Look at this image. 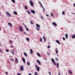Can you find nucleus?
<instances>
[{
  "instance_id": "nucleus-55",
  "label": "nucleus",
  "mask_w": 75,
  "mask_h": 75,
  "mask_svg": "<svg viewBox=\"0 0 75 75\" xmlns=\"http://www.w3.org/2000/svg\"><path fill=\"white\" fill-rule=\"evenodd\" d=\"M39 4H41V2L40 1H39Z\"/></svg>"
},
{
  "instance_id": "nucleus-40",
  "label": "nucleus",
  "mask_w": 75,
  "mask_h": 75,
  "mask_svg": "<svg viewBox=\"0 0 75 75\" xmlns=\"http://www.w3.org/2000/svg\"><path fill=\"white\" fill-rule=\"evenodd\" d=\"M50 46L48 45L47 46V48H50Z\"/></svg>"
},
{
  "instance_id": "nucleus-9",
  "label": "nucleus",
  "mask_w": 75,
  "mask_h": 75,
  "mask_svg": "<svg viewBox=\"0 0 75 75\" xmlns=\"http://www.w3.org/2000/svg\"><path fill=\"white\" fill-rule=\"evenodd\" d=\"M8 24L10 27H13V25L11 23H8Z\"/></svg>"
},
{
  "instance_id": "nucleus-7",
  "label": "nucleus",
  "mask_w": 75,
  "mask_h": 75,
  "mask_svg": "<svg viewBox=\"0 0 75 75\" xmlns=\"http://www.w3.org/2000/svg\"><path fill=\"white\" fill-rule=\"evenodd\" d=\"M15 61L16 64H18V59H17V58H16Z\"/></svg>"
},
{
  "instance_id": "nucleus-52",
  "label": "nucleus",
  "mask_w": 75,
  "mask_h": 75,
  "mask_svg": "<svg viewBox=\"0 0 75 75\" xmlns=\"http://www.w3.org/2000/svg\"><path fill=\"white\" fill-rule=\"evenodd\" d=\"M17 75H21V74H20L19 73H18Z\"/></svg>"
},
{
  "instance_id": "nucleus-57",
  "label": "nucleus",
  "mask_w": 75,
  "mask_h": 75,
  "mask_svg": "<svg viewBox=\"0 0 75 75\" xmlns=\"http://www.w3.org/2000/svg\"><path fill=\"white\" fill-rule=\"evenodd\" d=\"M74 7H75V4H74Z\"/></svg>"
},
{
  "instance_id": "nucleus-23",
  "label": "nucleus",
  "mask_w": 75,
  "mask_h": 75,
  "mask_svg": "<svg viewBox=\"0 0 75 75\" xmlns=\"http://www.w3.org/2000/svg\"><path fill=\"white\" fill-rule=\"evenodd\" d=\"M43 38L44 40V42H45L46 41V39H45V38L44 36L43 37Z\"/></svg>"
},
{
  "instance_id": "nucleus-5",
  "label": "nucleus",
  "mask_w": 75,
  "mask_h": 75,
  "mask_svg": "<svg viewBox=\"0 0 75 75\" xmlns=\"http://www.w3.org/2000/svg\"><path fill=\"white\" fill-rule=\"evenodd\" d=\"M6 13L7 15H8L10 17H11V15L10 14V13L8 12H6Z\"/></svg>"
},
{
  "instance_id": "nucleus-24",
  "label": "nucleus",
  "mask_w": 75,
  "mask_h": 75,
  "mask_svg": "<svg viewBox=\"0 0 75 75\" xmlns=\"http://www.w3.org/2000/svg\"><path fill=\"white\" fill-rule=\"evenodd\" d=\"M59 65V64L58 63H57V64H56V66L57 68H58V66Z\"/></svg>"
},
{
  "instance_id": "nucleus-8",
  "label": "nucleus",
  "mask_w": 75,
  "mask_h": 75,
  "mask_svg": "<svg viewBox=\"0 0 75 75\" xmlns=\"http://www.w3.org/2000/svg\"><path fill=\"white\" fill-rule=\"evenodd\" d=\"M31 13H33V14H35V11H34V10H31Z\"/></svg>"
},
{
  "instance_id": "nucleus-13",
  "label": "nucleus",
  "mask_w": 75,
  "mask_h": 75,
  "mask_svg": "<svg viewBox=\"0 0 75 75\" xmlns=\"http://www.w3.org/2000/svg\"><path fill=\"white\" fill-rule=\"evenodd\" d=\"M22 60L24 63H25V59H24V58H22Z\"/></svg>"
},
{
  "instance_id": "nucleus-43",
  "label": "nucleus",
  "mask_w": 75,
  "mask_h": 75,
  "mask_svg": "<svg viewBox=\"0 0 75 75\" xmlns=\"http://www.w3.org/2000/svg\"><path fill=\"white\" fill-rule=\"evenodd\" d=\"M2 50H1V49H0V52H2Z\"/></svg>"
},
{
  "instance_id": "nucleus-64",
  "label": "nucleus",
  "mask_w": 75,
  "mask_h": 75,
  "mask_svg": "<svg viewBox=\"0 0 75 75\" xmlns=\"http://www.w3.org/2000/svg\"><path fill=\"white\" fill-rule=\"evenodd\" d=\"M13 52H14V50H13Z\"/></svg>"
},
{
  "instance_id": "nucleus-35",
  "label": "nucleus",
  "mask_w": 75,
  "mask_h": 75,
  "mask_svg": "<svg viewBox=\"0 0 75 75\" xmlns=\"http://www.w3.org/2000/svg\"><path fill=\"white\" fill-rule=\"evenodd\" d=\"M25 9H26V10H28V7H27V6H25Z\"/></svg>"
},
{
  "instance_id": "nucleus-16",
  "label": "nucleus",
  "mask_w": 75,
  "mask_h": 75,
  "mask_svg": "<svg viewBox=\"0 0 75 75\" xmlns=\"http://www.w3.org/2000/svg\"><path fill=\"white\" fill-rule=\"evenodd\" d=\"M56 42H57L59 44H60V42H59V41L58 40H56Z\"/></svg>"
},
{
  "instance_id": "nucleus-22",
  "label": "nucleus",
  "mask_w": 75,
  "mask_h": 75,
  "mask_svg": "<svg viewBox=\"0 0 75 75\" xmlns=\"http://www.w3.org/2000/svg\"><path fill=\"white\" fill-rule=\"evenodd\" d=\"M26 40L27 41H30V39L28 38H26Z\"/></svg>"
},
{
  "instance_id": "nucleus-31",
  "label": "nucleus",
  "mask_w": 75,
  "mask_h": 75,
  "mask_svg": "<svg viewBox=\"0 0 75 75\" xmlns=\"http://www.w3.org/2000/svg\"><path fill=\"white\" fill-rule=\"evenodd\" d=\"M26 30H27V31H29V30L28 29L27 27H26Z\"/></svg>"
},
{
  "instance_id": "nucleus-45",
  "label": "nucleus",
  "mask_w": 75,
  "mask_h": 75,
  "mask_svg": "<svg viewBox=\"0 0 75 75\" xmlns=\"http://www.w3.org/2000/svg\"><path fill=\"white\" fill-rule=\"evenodd\" d=\"M12 59V61H13V62H14V59Z\"/></svg>"
},
{
  "instance_id": "nucleus-17",
  "label": "nucleus",
  "mask_w": 75,
  "mask_h": 75,
  "mask_svg": "<svg viewBox=\"0 0 75 75\" xmlns=\"http://www.w3.org/2000/svg\"><path fill=\"white\" fill-rule=\"evenodd\" d=\"M27 64L28 65V66H30V63L29 62H27Z\"/></svg>"
},
{
  "instance_id": "nucleus-47",
  "label": "nucleus",
  "mask_w": 75,
  "mask_h": 75,
  "mask_svg": "<svg viewBox=\"0 0 75 75\" xmlns=\"http://www.w3.org/2000/svg\"><path fill=\"white\" fill-rule=\"evenodd\" d=\"M46 15L47 16V17H49L50 16L48 14H46Z\"/></svg>"
},
{
  "instance_id": "nucleus-18",
  "label": "nucleus",
  "mask_w": 75,
  "mask_h": 75,
  "mask_svg": "<svg viewBox=\"0 0 75 75\" xmlns=\"http://www.w3.org/2000/svg\"><path fill=\"white\" fill-rule=\"evenodd\" d=\"M37 55L38 56V57H41V55H40V54L38 53H37Z\"/></svg>"
},
{
  "instance_id": "nucleus-38",
  "label": "nucleus",
  "mask_w": 75,
  "mask_h": 75,
  "mask_svg": "<svg viewBox=\"0 0 75 75\" xmlns=\"http://www.w3.org/2000/svg\"><path fill=\"white\" fill-rule=\"evenodd\" d=\"M6 52H9V50L8 49H6Z\"/></svg>"
},
{
  "instance_id": "nucleus-37",
  "label": "nucleus",
  "mask_w": 75,
  "mask_h": 75,
  "mask_svg": "<svg viewBox=\"0 0 75 75\" xmlns=\"http://www.w3.org/2000/svg\"><path fill=\"white\" fill-rule=\"evenodd\" d=\"M38 67V65H35V68H37Z\"/></svg>"
},
{
  "instance_id": "nucleus-27",
  "label": "nucleus",
  "mask_w": 75,
  "mask_h": 75,
  "mask_svg": "<svg viewBox=\"0 0 75 75\" xmlns=\"http://www.w3.org/2000/svg\"><path fill=\"white\" fill-rule=\"evenodd\" d=\"M36 29H37V30H40V28L36 27Z\"/></svg>"
},
{
  "instance_id": "nucleus-50",
  "label": "nucleus",
  "mask_w": 75,
  "mask_h": 75,
  "mask_svg": "<svg viewBox=\"0 0 75 75\" xmlns=\"http://www.w3.org/2000/svg\"><path fill=\"white\" fill-rule=\"evenodd\" d=\"M11 48H13V45H11Z\"/></svg>"
},
{
  "instance_id": "nucleus-39",
  "label": "nucleus",
  "mask_w": 75,
  "mask_h": 75,
  "mask_svg": "<svg viewBox=\"0 0 75 75\" xmlns=\"http://www.w3.org/2000/svg\"><path fill=\"white\" fill-rule=\"evenodd\" d=\"M51 16H52L53 17V14H52V13H51L50 14Z\"/></svg>"
},
{
  "instance_id": "nucleus-53",
  "label": "nucleus",
  "mask_w": 75,
  "mask_h": 75,
  "mask_svg": "<svg viewBox=\"0 0 75 75\" xmlns=\"http://www.w3.org/2000/svg\"><path fill=\"white\" fill-rule=\"evenodd\" d=\"M10 42L11 43H12V41H11V40H10Z\"/></svg>"
},
{
  "instance_id": "nucleus-21",
  "label": "nucleus",
  "mask_w": 75,
  "mask_h": 75,
  "mask_svg": "<svg viewBox=\"0 0 75 75\" xmlns=\"http://www.w3.org/2000/svg\"><path fill=\"white\" fill-rule=\"evenodd\" d=\"M69 72L70 74H72V71H69Z\"/></svg>"
},
{
  "instance_id": "nucleus-42",
  "label": "nucleus",
  "mask_w": 75,
  "mask_h": 75,
  "mask_svg": "<svg viewBox=\"0 0 75 75\" xmlns=\"http://www.w3.org/2000/svg\"><path fill=\"white\" fill-rule=\"evenodd\" d=\"M55 59L56 61H58V59L57 58H55Z\"/></svg>"
},
{
  "instance_id": "nucleus-34",
  "label": "nucleus",
  "mask_w": 75,
  "mask_h": 75,
  "mask_svg": "<svg viewBox=\"0 0 75 75\" xmlns=\"http://www.w3.org/2000/svg\"><path fill=\"white\" fill-rule=\"evenodd\" d=\"M27 12L29 14H30V12L28 11L27 10Z\"/></svg>"
},
{
  "instance_id": "nucleus-36",
  "label": "nucleus",
  "mask_w": 75,
  "mask_h": 75,
  "mask_svg": "<svg viewBox=\"0 0 75 75\" xmlns=\"http://www.w3.org/2000/svg\"><path fill=\"white\" fill-rule=\"evenodd\" d=\"M30 23L31 24H33V22H32V21H30Z\"/></svg>"
},
{
  "instance_id": "nucleus-6",
  "label": "nucleus",
  "mask_w": 75,
  "mask_h": 75,
  "mask_svg": "<svg viewBox=\"0 0 75 75\" xmlns=\"http://www.w3.org/2000/svg\"><path fill=\"white\" fill-rule=\"evenodd\" d=\"M52 24L54 26H55V27H57V23H55V22H53Z\"/></svg>"
},
{
  "instance_id": "nucleus-20",
  "label": "nucleus",
  "mask_w": 75,
  "mask_h": 75,
  "mask_svg": "<svg viewBox=\"0 0 75 75\" xmlns=\"http://www.w3.org/2000/svg\"><path fill=\"white\" fill-rule=\"evenodd\" d=\"M24 54L25 56V57H27V53H26L24 52Z\"/></svg>"
},
{
  "instance_id": "nucleus-1",
  "label": "nucleus",
  "mask_w": 75,
  "mask_h": 75,
  "mask_svg": "<svg viewBox=\"0 0 75 75\" xmlns=\"http://www.w3.org/2000/svg\"><path fill=\"white\" fill-rule=\"evenodd\" d=\"M30 3L32 7L34 6V2H33L31 0L30 1Z\"/></svg>"
},
{
  "instance_id": "nucleus-60",
  "label": "nucleus",
  "mask_w": 75,
  "mask_h": 75,
  "mask_svg": "<svg viewBox=\"0 0 75 75\" xmlns=\"http://www.w3.org/2000/svg\"><path fill=\"white\" fill-rule=\"evenodd\" d=\"M42 8H44V7H43V6H42Z\"/></svg>"
},
{
  "instance_id": "nucleus-25",
  "label": "nucleus",
  "mask_w": 75,
  "mask_h": 75,
  "mask_svg": "<svg viewBox=\"0 0 75 75\" xmlns=\"http://www.w3.org/2000/svg\"><path fill=\"white\" fill-rule=\"evenodd\" d=\"M65 37L66 38H67L68 37V34H65Z\"/></svg>"
},
{
  "instance_id": "nucleus-44",
  "label": "nucleus",
  "mask_w": 75,
  "mask_h": 75,
  "mask_svg": "<svg viewBox=\"0 0 75 75\" xmlns=\"http://www.w3.org/2000/svg\"><path fill=\"white\" fill-rule=\"evenodd\" d=\"M41 18H42V19H44V18L43 17V16H41Z\"/></svg>"
},
{
  "instance_id": "nucleus-4",
  "label": "nucleus",
  "mask_w": 75,
  "mask_h": 75,
  "mask_svg": "<svg viewBox=\"0 0 75 75\" xmlns=\"http://www.w3.org/2000/svg\"><path fill=\"white\" fill-rule=\"evenodd\" d=\"M51 59L53 64H54V65H56V63L55 62L54 59Z\"/></svg>"
},
{
  "instance_id": "nucleus-29",
  "label": "nucleus",
  "mask_w": 75,
  "mask_h": 75,
  "mask_svg": "<svg viewBox=\"0 0 75 75\" xmlns=\"http://www.w3.org/2000/svg\"><path fill=\"white\" fill-rule=\"evenodd\" d=\"M40 42H42V38H40Z\"/></svg>"
},
{
  "instance_id": "nucleus-12",
  "label": "nucleus",
  "mask_w": 75,
  "mask_h": 75,
  "mask_svg": "<svg viewBox=\"0 0 75 75\" xmlns=\"http://www.w3.org/2000/svg\"><path fill=\"white\" fill-rule=\"evenodd\" d=\"M36 27H38V28H40V25L39 24H36Z\"/></svg>"
},
{
  "instance_id": "nucleus-11",
  "label": "nucleus",
  "mask_w": 75,
  "mask_h": 75,
  "mask_svg": "<svg viewBox=\"0 0 75 75\" xmlns=\"http://www.w3.org/2000/svg\"><path fill=\"white\" fill-rule=\"evenodd\" d=\"M13 13L15 15H17L18 14L17 12L16 11H14Z\"/></svg>"
},
{
  "instance_id": "nucleus-49",
  "label": "nucleus",
  "mask_w": 75,
  "mask_h": 75,
  "mask_svg": "<svg viewBox=\"0 0 75 75\" xmlns=\"http://www.w3.org/2000/svg\"><path fill=\"white\" fill-rule=\"evenodd\" d=\"M49 74L50 75H51V72L50 71H49Z\"/></svg>"
},
{
  "instance_id": "nucleus-10",
  "label": "nucleus",
  "mask_w": 75,
  "mask_h": 75,
  "mask_svg": "<svg viewBox=\"0 0 75 75\" xmlns=\"http://www.w3.org/2000/svg\"><path fill=\"white\" fill-rule=\"evenodd\" d=\"M37 62L38 63V64H39L40 65H41V62H40V61H39L38 60H37Z\"/></svg>"
},
{
  "instance_id": "nucleus-48",
  "label": "nucleus",
  "mask_w": 75,
  "mask_h": 75,
  "mask_svg": "<svg viewBox=\"0 0 75 75\" xmlns=\"http://www.w3.org/2000/svg\"><path fill=\"white\" fill-rule=\"evenodd\" d=\"M23 34H25H25H26V33L24 32H23Z\"/></svg>"
},
{
  "instance_id": "nucleus-46",
  "label": "nucleus",
  "mask_w": 75,
  "mask_h": 75,
  "mask_svg": "<svg viewBox=\"0 0 75 75\" xmlns=\"http://www.w3.org/2000/svg\"><path fill=\"white\" fill-rule=\"evenodd\" d=\"M5 74H6V75H8V72H6L5 73Z\"/></svg>"
},
{
  "instance_id": "nucleus-32",
  "label": "nucleus",
  "mask_w": 75,
  "mask_h": 75,
  "mask_svg": "<svg viewBox=\"0 0 75 75\" xmlns=\"http://www.w3.org/2000/svg\"><path fill=\"white\" fill-rule=\"evenodd\" d=\"M64 14H65V11H64L62 12V15H64Z\"/></svg>"
},
{
  "instance_id": "nucleus-58",
  "label": "nucleus",
  "mask_w": 75,
  "mask_h": 75,
  "mask_svg": "<svg viewBox=\"0 0 75 75\" xmlns=\"http://www.w3.org/2000/svg\"><path fill=\"white\" fill-rule=\"evenodd\" d=\"M72 14H75L74 13H72Z\"/></svg>"
},
{
  "instance_id": "nucleus-59",
  "label": "nucleus",
  "mask_w": 75,
  "mask_h": 75,
  "mask_svg": "<svg viewBox=\"0 0 75 75\" xmlns=\"http://www.w3.org/2000/svg\"><path fill=\"white\" fill-rule=\"evenodd\" d=\"M47 54L49 55H50V54L48 53H47Z\"/></svg>"
},
{
  "instance_id": "nucleus-15",
  "label": "nucleus",
  "mask_w": 75,
  "mask_h": 75,
  "mask_svg": "<svg viewBox=\"0 0 75 75\" xmlns=\"http://www.w3.org/2000/svg\"><path fill=\"white\" fill-rule=\"evenodd\" d=\"M56 53L57 54H58V50H57V48H56Z\"/></svg>"
},
{
  "instance_id": "nucleus-41",
  "label": "nucleus",
  "mask_w": 75,
  "mask_h": 75,
  "mask_svg": "<svg viewBox=\"0 0 75 75\" xmlns=\"http://www.w3.org/2000/svg\"><path fill=\"white\" fill-rule=\"evenodd\" d=\"M63 40H65V38H64V37H63Z\"/></svg>"
},
{
  "instance_id": "nucleus-61",
  "label": "nucleus",
  "mask_w": 75,
  "mask_h": 75,
  "mask_svg": "<svg viewBox=\"0 0 75 75\" xmlns=\"http://www.w3.org/2000/svg\"><path fill=\"white\" fill-rule=\"evenodd\" d=\"M25 28H26V27H27V26H25Z\"/></svg>"
},
{
  "instance_id": "nucleus-3",
  "label": "nucleus",
  "mask_w": 75,
  "mask_h": 75,
  "mask_svg": "<svg viewBox=\"0 0 75 75\" xmlns=\"http://www.w3.org/2000/svg\"><path fill=\"white\" fill-rule=\"evenodd\" d=\"M20 70L21 71H24V67L22 65L21 66Z\"/></svg>"
},
{
  "instance_id": "nucleus-51",
  "label": "nucleus",
  "mask_w": 75,
  "mask_h": 75,
  "mask_svg": "<svg viewBox=\"0 0 75 75\" xmlns=\"http://www.w3.org/2000/svg\"><path fill=\"white\" fill-rule=\"evenodd\" d=\"M58 75H61V74H60V72H59L58 73Z\"/></svg>"
},
{
  "instance_id": "nucleus-26",
  "label": "nucleus",
  "mask_w": 75,
  "mask_h": 75,
  "mask_svg": "<svg viewBox=\"0 0 75 75\" xmlns=\"http://www.w3.org/2000/svg\"><path fill=\"white\" fill-rule=\"evenodd\" d=\"M11 1L13 3H16V1L14 0H11Z\"/></svg>"
},
{
  "instance_id": "nucleus-2",
  "label": "nucleus",
  "mask_w": 75,
  "mask_h": 75,
  "mask_svg": "<svg viewBox=\"0 0 75 75\" xmlns=\"http://www.w3.org/2000/svg\"><path fill=\"white\" fill-rule=\"evenodd\" d=\"M19 31L20 32H23V28L21 26L19 27Z\"/></svg>"
},
{
  "instance_id": "nucleus-33",
  "label": "nucleus",
  "mask_w": 75,
  "mask_h": 75,
  "mask_svg": "<svg viewBox=\"0 0 75 75\" xmlns=\"http://www.w3.org/2000/svg\"><path fill=\"white\" fill-rule=\"evenodd\" d=\"M11 52L12 54H13V55H14V54H15L14 53V52H13V51H11Z\"/></svg>"
},
{
  "instance_id": "nucleus-14",
  "label": "nucleus",
  "mask_w": 75,
  "mask_h": 75,
  "mask_svg": "<svg viewBox=\"0 0 75 75\" xmlns=\"http://www.w3.org/2000/svg\"><path fill=\"white\" fill-rule=\"evenodd\" d=\"M30 54H33V50H32V49H30Z\"/></svg>"
},
{
  "instance_id": "nucleus-62",
  "label": "nucleus",
  "mask_w": 75,
  "mask_h": 75,
  "mask_svg": "<svg viewBox=\"0 0 75 75\" xmlns=\"http://www.w3.org/2000/svg\"><path fill=\"white\" fill-rule=\"evenodd\" d=\"M43 11H45V9L44 8V9L43 10Z\"/></svg>"
},
{
  "instance_id": "nucleus-30",
  "label": "nucleus",
  "mask_w": 75,
  "mask_h": 75,
  "mask_svg": "<svg viewBox=\"0 0 75 75\" xmlns=\"http://www.w3.org/2000/svg\"><path fill=\"white\" fill-rule=\"evenodd\" d=\"M35 75H38V73L36 72H35Z\"/></svg>"
},
{
  "instance_id": "nucleus-19",
  "label": "nucleus",
  "mask_w": 75,
  "mask_h": 75,
  "mask_svg": "<svg viewBox=\"0 0 75 75\" xmlns=\"http://www.w3.org/2000/svg\"><path fill=\"white\" fill-rule=\"evenodd\" d=\"M74 38H75V35H74L72 36V38L74 39Z\"/></svg>"
},
{
  "instance_id": "nucleus-63",
  "label": "nucleus",
  "mask_w": 75,
  "mask_h": 75,
  "mask_svg": "<svg viewBox=\"0 0 75 75\" xmlns=\"http://www.w3.org/2000/svg\"><path fill=\"white\" fill-rule=\"evenodd\" d=\"M41 7H42V5H41Z\"/></svg>"
},
{
  "instance_id": "nucleus-28",
  "label": "nucleus",
  "mask_w": 75,
  "mask_h": 75,
  "mask_svg": "<svg viewBox=\"0 0 75 75\" xmlns=\"http://www.w3.org/2000/svg\"><path fill=\"white\" fill-rule=\"evenodd\" d=\"M37 70L39 71H40V67H38V68H37Z\"/></svg>"
},
{
  "instance_id": "nucleus-54",
  "label": "nucleus",
  "mask_w": 75,
  "mask_h": 75,
  "mask_svg": "<svg viewBox=\"0 0 75 75\" xmlns=\"http://www.w3.org/2000/svg\"><path fill=\"white\" fill-rule=\"evenodd\" d=\"M28 75H32V74H31L30 73H29Z\"/></svg>"
},
{
  "instance_id": "nucleus-56",
  "label": "nucleus",
  "mask_w": 75,
  "mask_h": 75,
  "mask_svg": "<svg viewBox=\"0 0 75 75\" xmlns=\"http://www.w3.org/2000/svg\"><path fill=\"white\" fill-rule=\"evenodd\" d=\"M44 59V60H47V59Z\"/></svg>"
}]
</instances>
